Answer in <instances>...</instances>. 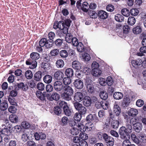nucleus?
<instances>
[{"instance_id": "nucleus-51", "label": "nucleus", "mask_w": 146, "mask_h": 146, "mask_svg": "<svg viewBox=\"0 0 146 146\" xmlns=\"http://www.w3.org/2000/svg\"><path fill=\"white\" fill-rule=\"evenodd\" d=\"M71 80L70 78L68 77H65L63 80V84L65 85L69 84L71 82Z\"/></svg>"}, {"instance_id": "nucleus-26", "label": "nucleus", "mask_w": 146, "mask_h": 146, "mask_svg": "<svg viewBox=\"0 0 146 146\" xmlns=\"http://www.w3.org/2000/svg\"><path fill=\"white\" fill-rule=\"evenodd\" d=\"M138 113V112L137 110L134 108L131 109L128 112V115L132 116L137 115Z\"/></svg>"}, {"instance_id": "nucleus-12", "label": "nucleus", "mask_w": 146, "mask_h": 146, "mask_svg": "<svg viewBox=\"0 0 146 146\" xmlns=\"http://www.w3.org/2000/svg\"><path fill=\"white\" fill-rule=\"evenodd\" d=\"M64 76L63 73L60 70L56 71L54 74L55 78L58 80H61L63 78Z\"/></svg>"}, {"instance_id": "nucleus-47", "label": "nucleus", "mask_w": 146, "mask_h": 146, "mask_svg": "<svg viewBox=\"0 0 146 146\" xmlns=\"http://www.w3.org/2000/svg\"><path fill=\"white\" fill-rule=\"evenodd\" d=\"M8 105L6 102H4L0 104V109L4 111L8 108Z\"/></svg>"}, {"instance_id": "nucleus-18", "label": "nucleus", "mask_w": 146, "mask_h": 146, "mask_svg": "<svg viewBox=\"0 0 146 146\" xmlns=\"http://www.w3.org/2000/svg\"><path fill=\"white\" fill-rule=\"evenodd\" d=\"M131 63L133 66L136 68H137L138 66L141 65L142 61L141 59H138L137 60H132Z\"/></svg>"}, {"instance_id": "nucleus-34", "label": "nucleus", "mask_w": 146, "mask_h": 146, "mask_svg": "<svg viewBox=\"0 0 146 146\" xmlns=\"http://www.w3.org/2000/svg\"><path fill=\"white\" fill-rule=\"evenodd\" d=\"M130 101V99L128 97H125L122 104V106L123 107H127Z\"/></svg>"}, {"instance_id": "nucleus-48", "label": "nucleus", "mask_w": 146, "mask_h": 146, "mask_svg": "<svg viewBox=\"0 0 146 146\" xmlns=\"http://www.w3.org/2000/svg\"><path fill=\"white\" fill-rule=\"evenodd\" d=\"M86 87L89 92L92 93L94 92V88L92 84L86 86Z\"/></svg>"}, {"instance_id": "nucleus-56", "label": "nucleus", "mask_w": 146, "mask_h": 146, "mask_svg": "<svg viewBox=\"0 0 146 146\" xmlns=\"http://www.w3.org/2000/svg\"><path fill=\"white\" fill-rule=\"evenodd\" d=\"M8 110L11 113H15L16 112L17 109L15 106H11L8 108Z\"/></svg>"}, {"instance_id": "nucleus-49", "label": "nucleus", "mask_w": 146, "mask_h": 146, "mask_svg": "<svg viewBox=\"0 0 146 146\" xmlns=\"http://www.w3.org/2000/svg\"><path fill=\"white\" fill-rule=\"evenodd\" d=\"M138 137L143 143H144L146 142V135L145 134L141 133L139 134Z\"/></svg>"}, {"instance_id": "nucleus-5", "label": "nucleus", "mask_w": 146, "mask_h": 146, "mask_svg": "<svg viewBox=\"0 0 146 146\" xmlns=\"http://www.w3.org/2000/svg\"><path fill=\"white\" fill-rule=\"evenodd\" d=\"M124 128L121 127L119 131V133L120 138L122 139H130V136L129 134V132L125 130Z\"/></svg>"}, {"instance_id": "nucleus-3", "label": "nucleus", "mask_w": 146, "mask_h": 146, "mask_svg": "<svg viewBox=\"0 0 146 146\" xmlns=\"http://www.w3.org/2000/svg\"><path fill=\"white\" fill-rule=\"evenodd\" d=\"M63 93L62 94V97L64 100L69 101L71 100V96L74 93V90L72 88L69 86H65L63 89Z\"/></svg>"}, {"instance_id": "nucleus-63", "label": "nucleus", "mask_w": 146, "mask_h": 146, "mask_svg": "<svg viewBox=\"0 0 146 146\" xmlns=\"http://www.w3.org/2000/svg\"><path fill=\"white\" fill-rule=\"evenodd\" d=\"M8 100L9 103L11 105L16 106H17V103L15 100L14 98L13 97H9L8 98Z\"/></svg>"}, {"instance_id": "nucleus-19", "label": "nucleus", "mask_w": 146, "mask_h": 146, "mask_svg": "<svg viewBox=\"0 0 146 146\" xmlns=\"http://www.w3.org/2000/svg\"><path fill=\"white\" fill-rule=\"evenodd\" d=\"M113 112L117 116H119L120 113V108L118 105L116 103H115L114 105Z\"/></svg>"}, {"instance_id": "nucleus-8", "label": "nucleus", "mask_w": 146, "mask_h": 146, "mask_svg": "<svg viewBox=\"0 0 146 146\" xmlns=\"http://www.w3.org/2000/svg\"><path fill=\"white\" fill-rule=\"evenodd\" d=\"M46 97L48 100L51 101L53 100L57 101L60 98L59 95L56 92L53 93L51 95L50 94H46Z\"/></svg>"}, {"instance_id": "nucleus-10", "label": "nucleus", "mask_w": 146, "mask_h": 146, "mask_svg": "<svg viewBox=\"0 0 146 146\" xmlns=\"http://www.w3.org/2000/svg\"><path fill=\"white\" fill-rule=\"evenodd\" d=\"M84 98L83 94L80 92L76 93L74 96V100L76 102H80Z\"/></svg>"}, {"instance_id": "nucleus-52", "label": "nucleus", "mask_w": 146, "mask_h": 146, "mask_svg": "<svg viewBox=\"0 0 146 146\" xmlns=\"http://www.w3.org/2000/svg\"><path fill=\"white\" fill-rule=\"evenodd\" d=\"M139 11L136 8H133L131 9L130 10V13L133 16H136L139 13Z\"/></svg>"}, {"instance_id": "nucleus-45", "label": "nucleus", "mask_w": 146, "mask_h": 146, "mask_svg": "<svg viewBox=\"0 0 146 146\" xmlns=\"http://www.w3.org/2000/svg\"><path fill=\"white\" fill-rule=\"evenodd\" d=\"M115 19L116 21L121 22L123 20L124 17L121 15L117 14L115 16Z\"/></svg>"}, {"instance_id": "nucleus-9", "label": "nucleus", "mask_w": 146, "mask_h": 146, "mask_svg": "<svg viewBox=\"0 0 146 146\" xmlns=\"http://www.w3.org/2000/svg\"><path fill=\"white\" fill-rule=\"evenodd\" d=\"M64 86L62 82L60 81L55 82L54 84V87L57 92H59L63 89Z\"/></svg>"}, {"instance_id": "nucleus-21", "label": "nucleus", "mask_w": 146, "mask_h": 146, "mask_svg": "<svg viewBox=\"0 0 146 146\" xmlns=\"http://www.w3.org/2000/svg\"><path fill=\"white\" fill-rule=\"evenodd\" d=\"M83 104L86 106L88 107L90 106L91 104L90 98L88 96L85 97L83 100Z\"/></svg>"}, {"instance_id": "nucleus-2", "label": "nucleus", "mask_w": 146, "mask_h": 146, "mask_svg": "<svg viewBox=\"0 0 146 146\" xmlns=\"http://www.w3.org/2000/svg\"><path fill=\"white\" fill-rule=\"evenodd\" d=\"M31 59H29L26 62V63L27 65L31 66L30 67L31 68L33 69L35 68L37 65V63L36 60L38 59L39 57V54L37 52H33L30 54Z\"/></svg>"}, {"instance_id": "nucleus-17", "label": "nucleus", "mask_w": 146, "mask_h": 146, "mask_svg": "<svg viewBox=\"0 0 146 146\" xmlns=\"http://www.w3.org/2000/svg\"><path fill=\"white\" fill-rule=\"evenodd\" d=\"M98 17L102 19H105L108 16L107 13L104 11H100L98 12Z\"/></svg>"}, {"instance_id": "nucleus-6", "label": "nucleus", "mask_w": 146, "mask_h": 146, "mask_svg": "<svg viewBox=\"0 0 146 146\" xmlns=\"http://www.w3.org/2000/svg\"><path fill=\"white\" fill-rule=\"evenodd\" d=\"M39 45L40 46H45L48 48L51 47L52 46V42H50L45 38L41 39L39 41Z\"/></svg>"}, {"instance_id": "nucleus-16", "label": "nucleus", "mask_w": 146, "mask_h": 146, "mask_svg": "<svg viewBox=\"0 0 146 146\" xmlns=\"http://www.w3.org/2000/svg\"><path fill=\"white\" fill-rule=\"evenodd\" d=\"M121 127H124V128L125 129V130L129 132V133H131L132 132V126L129 121H126L125 126H122Z\"/></svg>"}, {"instance_id": "nucleus-59", "label": "nucleus", "mask_w": 146, "mask_h": 146, "mask_svg": "<svg viewBox=\"0 0 146 146\" xmlns=\"http://www.w3.org/2000/svg\"><path fill=\"white\" fill-rule=\"evenodd\" d=\"M81 132L79 135V137L80 138V139H81L82 140H84L87 139L88 138L87 135L85 133H83V132Z\"/></svg>"}, {"instance_id": "nucleus-24", "label": "nucleus", "mask_w": 146, "mask_h": 146, "mask_svg": "<svg viewBox=\"0 0 146 146\" xmlns=\"http://www.w3.org/2000/svg\"><path fill=\"white\" fill-rule=\"evenodd\" d=\"M81 9L84 11L87 12L89 9V5L86 2H84L81 6Z\"/></svg>"}, {"instance_id": "nucleus-42", "label": "nucleus", "mask_w": 146, "mask_h": 146, "mask_svg": "<svg viewBox=\"0 0 146 146\" xmlns=\"http://www.w3.org/2000/svg\"><path fill=\"white\" fill-rule=\"evenodd\" d=\"M129 11L127 8L122 9L121 10L122 14L125 16L128 17L130 15Z\"/></svg>"}, {"instance_id": "nucleus-29", "label": "nucleus", "mask_w": 146, "mask_h": 146, "mask_svg": "<svg viewBox=\"0 0 146 146\" xmlns=\"http://www.w3.org/2000/svg\"><path fill=\"white\" fill-rule=\"evenodd\" d=\"M44 82L46 83L49 84L51 82L52 80V77L48 75H46L43 78Z\"/></svg>"}, {"instance_id": "nucleus-30", "label": "nucleus", "mask_w": 146, "mask_h": 146, "mask_svg": "<svg viewBox=\"0 0 146 146\" xmlns=\"http://www.w3.org/2000/svg\"><path fill=\"white\" fill-rule=\"evenodd\" d=\"M130 137L131 140L133 142L137 144H138L140 143L139 140L134 134H131Z\"/></svg>"}, {"instance_id": "nucleus-40", "label": "nucleus", "mask_w": 146, "mask_h": 146, "mask_svg": "<svg viewBox=\"0 0 146 146\" xmlns=\"http://www.w3.org/2000/svg\"><path fill=\"white\" fill-rule=\"evenodd\" d=\"M136 22L135 18L133 17H129L128 19L127 23L128 24L131 25H134Z\"/></svg>"}, {"instance_id": "nucleus-60", "label": "nucleus", "mask_w": 146, "mask_h": 146, "mask_svg": "<svg viewBox=\"0 0 146 146\" xmlns=\"http://www.w3.org/2000/svg\"><path fill=\"white\" fill-rule=\"evenodd\" d=\"M60 56L62 58H66L68 55V54L67 51L65 50H62L60 52Z\"/></svg>"}, {"instance_id": "nucleus-15", "label": "nucleus", "mask_w": 146, "mask_h": 146, "mask_svg": "<svg viewBox=\"0 0 146 146\" xmlns=\"http://www.w3.org/2000/svg\"><path fill=\"white\" fill-rule=\"evenodd\" d=\"M10 121L12 123H17L19 121L18 117L15 114H11L9 117Z\"/></svg>"}, {"instance_id": "nucleus-14", "label": "nucleus", "mask_w": 146, "mask_h": 146, "mask_svg": "<svg viewBox=\"0 0 146 146\" xmlns=\"http://www.w3.org/2000/svg\"><path fill=\"white\" fill-rule=\"evenodd\" d=\"M93 102L95 103V106L98 109L100 108L102 106V101L96 97L93 98Z\"/></svg>"}, {"instance_id": "nucleus-54", "label": "nucleus", "mask_w": 146, "mask_h": 146, "mask_svg": "<svg viewBox=\"0 0 146 146\" xmlns=\"http://www.w3.org/2000/svg\"><path fill=\"white\" fill-rule=\"evenodd\" d=\"M130 139H124V140L122 143L123 146H131L132 144H131V142L129 140Z\"/></svg>"}, {"instance_id": "nucleus-41", "label": "nucleus", "mask_w": 146, "mask_h": 146, "mask_svg": "<svg viewBox=\"0 0 146 146\" xmlns=\"http://www.w3.org/2000/svg\"><path fill=\"white\" fill-rule=\"evenodd\" d=\"M56 64L58 68H61L64 65V62L63 60L60 59L56 62Z\"/></svg>"}, {"instance_id": "nucleus-7", "label": "nucleus", "mask_w": 146, "mask_h": 146, "mask_svg": "<svg viewBox=\"0 0 146 146\" xmlns=\"http://www.w3.org/2000/svg\"><path fill=\"white\" fill-rule=\"evenodd\" d=\"M104 139L106 143L107 146H113L114 145V140L112 137L109 136L107 134H104Z\"/></svg>"}, {"instance_id": "nucleus-61", "label": "nucleus", "mask_w": 146, "mask_h": 146, "mask_svg": "<svg viewBox=\"0 0 146 146\" xmlns=\"http://www.w3.org/2000/svg\"><path fill=\"white\" fill-rule=\"evenodd\" d=\"M81 117V114L79 113H76L75 114L74 117V118L75 120L78 121L80 120Z\"/></svg>"}, {"instance_id": "nucleus-33", "label": "nucleus", "mask_w": 146, "mask_h": 146, "mask_svg": "<svg viewBox=\"0 0 146 146\" xmlns=\"http://www.w3.org/2000/svg\"><path fill=\"white\" fill-rule=\"evenodd\" d=\"M42 72L40 71H38L36 72L34 76V79L36 81L40 80L42 77Z\"/></svg>"}, {"instance_id": "nucleus-38", "label": "nucleus", "mask_w": 146, "mask_h": 146, "mask_svg": "<svg viewBox=\"0 0 146 146\" xmlns=\"http://www.w3.org/2000/svg\"><path fill=\"white\" fill-rule=\"evenodd\" d=\"M142 29L141 27L139 26H137L134 28L133 29V32L135 34H138L141 33Z\"/></svg>"}, {"instance_id": "nucleus-13", "label": "nucleus", "mask_w": 146, "mask_h": 146, "mask_svg": "<svg viewBox=\"0 0 146 146\" xmlns=\"http://www.w3.org/2000/svg\"><path fill=\"white\" fill-rule=\"evenodd\" d=\"M16 85L18 88L21 89L22 90L25 92L27 91L29 89L28 85L27 84H25L23 82L17 83Z\"/></svg>"}, {"instance_id": "nucleus-36", "label": "nucleus", "mask_w": 146, "mask_h": 146, "mask_svg": "<svg viewBox=\"0 0 146 146\" xmlns=\"http://www.w3.org/2000/svg\"><path fill=\"white\" fill-rule=\"evenodd\" d=\"M25 76L27 79H31L33 77V74L32 71L28 70L26 71L25 73Z\"/></svg>"}, {"instance_id": "nucleus-39", "label": "nucleus", "mask_w": 146, "mask_h": 146, "mask_svg": "<svg viewBox=\"0 0 146 146\" xmlns=\"http://www.w3.org/2000/svg\"><path fill=\"white\" fill-rule=\"evenodd\" d=\"M79 130L76 127H72L70 129V133L74 135H76L79 133Z\"/></svg>"}, {"instance_id": "nucleus-43", "label": "nucleus", "mask_w": 146, "mask_h": 146, "mask_svg": "<svg viewBox=\"0 0 146 146\" xmlns=\"http://www.w3.org/2000/svg\"><path fill=\"white\" fill-rule=\"evenodd\" d=\"M1 134H3L5 135H8L10 133V131L8 129V127H5L4 129H1Z\"/></svg>"}, {"instance_id": "nucleus-32", "label": "nucleus", "mask_w": 146, "mask_h": 146, "mask_svg": "<svg viewBox=\"0 0 146 146\" xmlns=\"http://www.w3.org/2000/svg\"><path fill=\"white\" fill-rule=\"evenodd\" d=\"M65 74L68 77H72L74 74L73 69L71 68L67 69L66 70Z\"/></svg>"}, {"instance_id": "nucleus-57", "label": "nucleus", "mask_w": 146, "mask_h": 146, "mask_svg": "<svg viewBox=\"0 0 146 146\" xmlns=\"http://www.w3.org/2000/svg\"><path fill=\"white\" fill-rule=\"evenodd\" d=\"M54 109V112L56 115H59L61 113V110L59 106L55 107Z\"/></svg>"}, {"instance_id": "nucleus-62", "label": "nucleus", "mask_w": 146, "mask_h": 146, "mask_svg": "<svg viewBox=\"0 0 146 146\" xmlns=\"http://www.w3.org/2000/svg\"><path fill=\"white\" fill-rule=\"evenodd\" d=\"M29 136H28V133L26 132L23 133L21 136V139L24 141H27L28 139Z\"/></svg>"}, {"instance_id": "nucleus-53", "label": "nucleus", "mask_w": 146, "mask_h": 146, "mask_svg": "<svg viewBox=\"0 0 146 146\" xmlns=\"http://www.w3.org/2000/svg\"><path fill=\"white\" fill-rule=\"evenodd\" d=\"M82 58L84 60L88 61L90 59V55L86 53H84L82 54Z\"/></svg>"}, {"instance_id": "nucleus-37", "label": "nucleus", "mask_w": 146, "mask_h": 146, "mask_svg": "<svg viewBox=\"0 0 146 146\" xmlns=\"http://www.w3.org/2000/svg\"><path fill=\"white\" fill-rule=\"evenodd\" d=\"M96 114H90L88 115L86 118V120L87 121H91L96 119Z\"/></svg>"}, {"instance_id": "nucleus-20", "label": "nucleus", "mask_w": 146, "mask_h": 146, "mask_svg": "<svg viewBox=\"0 0 146 146\" xmlns=\"http://www.w3.org/2000/svg\"><path fill=\"white\" fill-rule=\"evenodd\" d=\"M102 73V72L101 70L98 68H93L92 70V74L95 76H100Z\"/></svg>"}, {"instance_id": "nucleus-35", "label": "nucleus", "mask_w": 146, "mask_h": 146, "mask_svg": "<svg viewBox=\"0 0 146 146\" xmlns=\"http://www.w3.org/2000/svg\"><path fill=\"white\" fill-rule=\"evenodd\" d=\"M110 121H111V125L112 127L115 129L118 128L119 125V122L117 120L112 119L111 121L110 119Z\"/></svg>"}, {"instance_id": "nucleus-58", "label": "nucleus", "mask_w": 146, "mask_h": 146, "mask_svg": "<svg viewBox=\"0 0 146 146\" xmlns=\"http://www.w3.org/2000/svg\"><path fill=\"white\" fill-rule=\"evenodd\" d=\"M63 110L64 112L66 115L67 116L70 115L71 113V111L69 108L68 106L65 107Z\"/></svg>"}, {"instance_id": "nucleus-27", "label": "nucleus", "mask_w": 146, "mask_h": 146, "mask_svg": "<svg viewBox=\"0 0 146 146\" xmlns=\"http://www.w3.org/2000/svg\"><path fill=\"white\" fill-rule=\"evenodd\" d=\"M37 97L41 100H43L45 99L44 94L40 91H37L36 92Z\"/></svg>"}, {"instance_id": "nucleus-31", "label": "nucleus", "mask_w": 146, "mask_h": 146, "mask_svg": "<svg viewBox=\"0 0 146 146\" xmlns=\"http://www.w3.org/2000/svg\"><path fill=\"white\" fill-rule=\"evenodd\" d=\"M114 98L116 100H119L121 99L123 97V94L122 93L119 92H116L113 94Z\"/></svg>"}, {"instance_id": "nucleus-55", "label": "nucleus", "mask_w": 146, "mask_h": 146, "mask_svg": "<svg viewBox=\"0 0 146 146\" xmlns=\"http://www.w3.org/2000/svg\"><path fill=\"white\" fill-rule=\"evenodd\" d=\"M36 87L38 90H43L45 88V86L42 83H38L36 85Z\"/></svg>"}, {"instance_id": "nucleus-11", "label": "nucleus", "mask_w": 146, "mask_h": 146, "mask_svg": "<svg viewBox=\"0 0 146 146\" xmlns=\"http://www.w3.org/2000/svg\"><path fill=\"white\" fill-rule=\"evenodd\" d=\"M74 86L78 89H81L83 87V83L81 80L78 79L76 80L74 82Z\"/></svg>"}, {"instance_id": "nucleus-4", "label": "nucleus", "mask_w": 146, "mask_h": 146, "mask_svg": "<svg viewBox=\"0 0 146 146\" xmlns=\"http://www.w3.org/2000/svg\"><path fill=\"white\" fill-rule=\"evenodd\" d=\"M79 130L81 132H85V131H90L94 129V125L92 123H88L85 127L84 125L81 123H79L77 125Z\"/></svg>"}, {"instance_id": "nucleus-23", "label": "nucleus", "mask_w": 146, "mask_h": 146, "mask_svg": "<svg viewBox=\"0 0 146 146\" xmlns=\"http://www.w3.org/2000/svg\"><path fill=\"white\" fill-rule=\"evenodd\" d=\"M142 124L139 123H137L133 126V129L137 132H139L142 129Z\"/></svg>"}, {"instance_id": "nucleus-28", "label": "nucleus", "mask_w": 146, "mask_h": 146, "mask_svg": "<svg viewBox=\"0 0 146 146\" xmlns=\"http://www.w3.org/2000/svg\"><path fill=\"white\" fill-rule=\"evenodd\" d=\"M55 34L54 33L52 32H50L48 35V37L49 40H48L50 42H52V45L54 43L53 39L55 38Z\"/></svg>"}, {"instance_id": "nucleus-64", "label": "nucleus", "mask_w": 146, "mask_h": 146, "mask_svg": "<svg viewBox=\"0 0 146 146\" xmlns=\"http://www.w3.org/2000/svg\"><path fill=\"white\" fill-rule=\"evenodd\" d=\"M86 111V109L84 106H82L78 110V113L80 114L83 115L85 114Z\"/></svg>"}, {"instance_id": "nucleus-1", "label": "nucleus", "mask_w": 146, "mask_h": 146, "mask_svg": "<svg viewBox=\"0 0 146 146\" xmlns=\"http://www.w3.org/2000/svg\"><path fill=\"white\" fill-rule=\"evenodd\" d=\"M53 28L55 29L59 28L61 31L58 34L60 37L63 36V34H66L68 32V27H65L64 21H60L59 22H55L54 23Z\"/></svg>"}, {"instance_id": "nucleus-46", "label": "nucleus", "mask_w": 146, "mask_h": 146, "mask_svg": "<svg viewBox=\"0 0 146 146\" xmlns=\"http://www.w3.org/2000/svg\"><path fill=\"white\" fill-rule=\"evenodd\" d=\"M67 34L65 37L66 41L68 43H70L71 42L72 39V36L70 33H68Z\"/></svg>"}, {"instance_id": "nucleus-50", "label": "nucleus", "mask_w": 146, "mask_h": 146, "mask_svg": "<svg viewBox=\"0 0 146 146\" xmlns=\"http://www.w3.org/2000/svg\"><path fill=\"white\" fill-rule=\"evenodd\" d=\"M100 96L101 98L104 100H106L108 97V94L106 92L104 91L101 92Z\"/></svg>"}, {"instance_id": "nucleus-44", "label": "nucleus", "mask_w": 146, "mask_h": 146, "mask_svg": "<svg viewBox=\"0 0 146 146\" xmlns=\"http://www.w3.org/2000/svg\"><path fill=\"white\" fill-rule=\"evenodd\" d=\"M76 46L77 50L79 52H82L84 51V48L82 43L79 42Z\"/></svg>"}, {"instance_id": "nucleus-25", "label": "nucleus", "mask_w": 146, "mask_h": 146, "mask_svg": "<svg viewBox=\"0 0 146 146\" xmlns=\"http://www.w3.org/2000/svg\"><path fill=\"white\" fill-rule=\"evenodd\" d=\"M140 52H138L137 55L138 56H144V53H146V46H143L140 48L139 49Z\"/></svg>"}, {"instance_id": "nucleus-22", "label": "nucleus", "mask_w": 146, "mask_h": 146, "mask_svg": "<svg viewBox=\"0 0 146 146\" xmlns=\"http://www.w3.org/2000/svg\"><path fill=\"white\" fill-rule=\"evenodd\" d=\"M72 66L73 68L77 70L80 69L81 67V64L76 61H74L72 62Z\"/></svg>"}]
</instances>
